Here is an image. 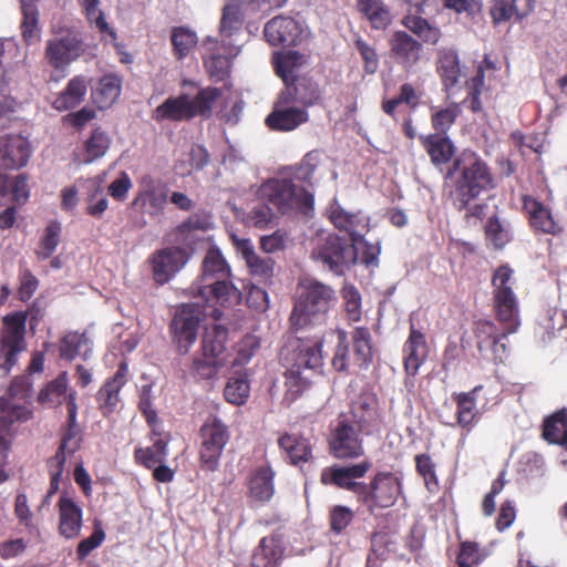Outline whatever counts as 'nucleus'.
<instances>
[{
    "label": "nucleus",
    "instance_id": "52",
    "mask_svg": "<svg viewBox=\"0 0 567 567\" xmlns=\"http://www.w3.org/2000/svg\"><path fill=\"white\" fill-rule=\"evenodd\" d=\"M167 455V443L158 439L151 447L136 449L135 458L147 468H153L157 463H162Z\"/></svg>",
    "mask_w": 567,
    "mask_h": 567
},
{
    "label": "nucleus",
    "instance_id": "60",
    "mask_svg": "<svg viewBox=\"0 0 567 567\" xmlns=\"http://www.w3.org/2000/svg\"><path fill=\"white\" fill-rule=\"evenodd\" d=\"M143 200L150 206L148 214L151 216H158L163 214L164 208L168 200V189L165 186H150L143 193Z\"/></svg>",
    "mask_w": 567,
    "mask_h": 567
},
{
    "label": "nucleus",
    "instance_id": "12",
    "mask_svg": "<svg viewBox=\"0 0 567 567\" xmlns=\"http://www.w3.org/2000/svg\"><path fill=\"white\" fill-rule=\"evenodd\" d=\"M292 93L286 86L275 106V110L266 117V124L275 131L288 132L297 128L309 120L305 107L290 106Z\"/></svg>",
    "mask_w": 567,
    "mask_h": 567
},
{
    "label": "nucleus",
    "instance_id": "11",
    "mask_svg": "<svg viewBox=\"0 0 567 567\" xmlns=\"http://www.w3.org/2000/svg\"><path fill=\"white\" fill-rule=\"evenodd\" d=\"M84 53L82 39L73 33L53 38L47 42L45 58L55 70L64 71L73 61Z\"/></svg>",
    "mask_w": 567,
    "mask_h": 567
},
{
    "label": "nucleus",
    "instance_id": "26",
    "mask_svg": "<svg viewBox=\"0 0 567 567\" xmlns=\"http://www.w3.org/2000/svg\"><path fill=\"white\" fill-rule=\"evenodd\" d=\"M122 78L115 73L103 75L92 90V100L99 109H107L118 99L122 90Z\"/></svg>",
    "mask_w": 567,
    "mask_h": 567
},
{
    "label": "nucleus",
    "instance_id": "38",
    "mask_svg": "<svg viewBox=\"0 0 567 567\" xmlns=\"http://www.w3.org/2000/svg\"><path fill=\"white\" fill-rule=\"evenodd\" d=\"M543 436L546 441L567 446V410L564 409L544 423Z\"/></svg>",
    "mask_w": 567,
    "mask_h": 567
},
{
    "label": "nucleus",
    "instance_id": "50",
    "mask_svg": "<svg viewBox=\"0 0 567 567\" xmlns=\"http://www.w3.org/2000/svg\"><path fill=\"white\" fill-rule=\"evenodd\" d=\"M172 44L177 59H184L197 43V35L185 27L174 28L171 34Z\"/></svg>",
    "mask_w": 567,
    "mask_h": 567
},
{
    "label": "nucleus",
    "instance_id": "48",
    "mask_svg": "<svg viewBox=\"0 0 567 567\" xmlns=\"http://www.w3.org/2000/svg\"><path fill=\"white\" fill-rule=\"evenodd\" d=\"M210 228H213L210 214H193L176 228V234L178 236V240L187 243L194 230L205 231Z\"/></svg>",
    "mask_w": 567,
    "mask_h": 567
},
{
    "label": "nucleus",
    "instance_id": "27",
    "mask_svg": "<svg viewBox=\"0 0 567 567\" xmlns=\"http://www.w3.org/2000/svg\"><path fill=\"white\" fill-rule=\"evenodd\" d=\"M227 329L220 324H214L210 329H206L202 340L203 355L221 359L227 364Z\"/></svg>",
    "mask_w": 567,
    "mask_h": 567
},
{
    "label": "nucleus",
    "instance_id": "49",
    "mask_svg": "<svg viewBox=\"0 0 567 567\" xmlns=\"http://www.w3.org/2000/svg\"><path fill=\"white\" fill-rule=\"evenodd\" d=\"M403 24L424 42L436 43L440 39V30L421 17L408 14L403 19Z\"/></svg>",
    "mask_w": 567,
    "mask_h": 567
},
{
    "label": "nucleus",
    "instance_id": "21",
    "mask_svg": "<svg viewBox=\"0 0 567 567\" xmlns=\"http://www.w3.org/2000/svg\"><path fill=\"white\" fill-rule=\"evenodd\" d=\"M329 446L336 458H348L354 455V429L346 416L340 415L337 420Z\"/></svg>",
    "mask_w": 567,
    "mask_h": 567
},
{
    "label": "nucleus",
    "instance_id": "16",
    "mask_svg": "<svg viewBox=\"0 0 567 567\" xmlns=\"http://www.w3.org/2000/svg\"><path fill=\"white\" fill-rule=\"evenodd\" d=\"M128 365L122 361L113 377L109 378L96 393V402L103 415L116 411L121 404L120 392L127 382Z\"/></svg>",
    "mask_w": 567,
    "mask_h": 567
},
{
    "label": "nucleus",
    "instance_id": "24",
    "mask_svg": "<svg viewBox=\"0 0 567 567\" xmlns=\"http://www.w3.org/2000/svg\"><path fill=\"white\" fill-rule=\"evenodd\" d=\"M524 208L529 216L532 227L545 234L556 235L561 230L550 210L534 198L524 199Z\"/></svg>",
    "mask_w": 567,
    "mask_h": 567
},
{
    "label": "nucleus",
    "instance_id": "54",
    "mask_svg": "<svg viewBox=\"0 0 567 567\" xmlns=\"http://www.w3.org/2000/svg\"><path fill=\"white\" fill-rule=\"evenodd\" d=\"M460 107L456 103H452L445 109L432 107L431 117L434 130L440 135L445 134L460 115Z\"/></svg>",
    "mask_w": 567,
    "mask_h": 567
},
{
    "label": "nucleus",
    "instance_id": "35",
    "mask_svg": "<svg viewBox=\"0 0 567 567\" xmlns=\"http://www.w3.org/2000/svg\"><path fill=\"white\" fill-rule=\"evenodd\" d=\"M104 175H97L85 181V190L87 195V214L100 218L107 209L109 200L104 194Z\"/></svg>",
    "mask_w": 567,
    "mask_h": 567
},
{
    "label": "nucleus",
    "instance_id": "51",
    "mask_svg": "<svg viewBox=\"0 0 567 567\" xmlns=\"http://www.w3.org/2000/svg\"><path fill=\"white\" fill-rule=\"evenodd\" d=\"M485 234L487 240L495 248H503L512 239L509 225L505 221H502L496 216H493L488 219L485 226Z\"/></svg>",
    "mask_w": 567,
    "mask_h": 567
},
{
    "label": "nucleus",
    "instance_id": "45",
    "mask_svg": "<svg viewBox=\"0 0 567 567\" xmlns=\"http://www.w3.org/2000/svg\"><path fill=\"white\" fill-rule=\"evenodd\" d=\"M360 409L362 410V415L357 420V425L361 432L370 433L380 423L375 395L368 394L362 396L360 400Z\"/></svg>",
    "mask_w": 567,
    "mask_h": 567
},
{
    "label": "nucleus",
    "instance_id": "20",
    "mask_svg": "<svg viewBox=\"0 0 567 567\" xmlns=\"http://www.w3.org/2000/svg\"><path fill=\"white\" fill-rule=\"evenodd\" d=\"M243 23L241 4L238 1H231L224 7L223 16L220 20V38L221 43L226 47H231L229 50L230 55L237 56L240 52V47L231 41V38L236 35Z\"/></svg>",
    "mask_w": 567,
    "mask_h": 567
},
{
    "label": "nucleus",
    "instance_id": "63",
    "mask_svg": "<svg viewBox=\"0 0 567 567\" xmlns=\"http://www.w3.org/2000/svg\"><path fill=\"white\" fill-rule=\"evenodd\" d=\"M105 539V532L100 522L94 523V530L91 536L82 539L76 548V556L80 560L85 559L94 549L100 547Z\"/></svg>",
    "mask_w": 567,
    "mask_h": 567
},
{
    "label": "nucleus",
    "instance_id": "7",
    "mask_svg": "<svg viewBox=\"0 0 567 567\" xmlns=\"http://www.w3.org/2000/svg\"><path fill=\"white\" fill-rule=\"evenodd\" d=\"M312 259L322 262L336 275H343L354 262V244L337 234L326 230L317 233L312 239Z\"/></svg>",
    "mask_w": 567,
    "mask_h": 567
},
{
    "label": "nucleus",
    "instance_id": "19",
    "mask_svg": "<svg viewBox=\"0 0 567 567\" xmlns=\"http://www.w3.org/2000/svg\"><path fill=\"white\" fill-rule=\"evenodd\" d=\"M275 472L269 465L256 467L248 481V498L252 504H266L275 493Z\"/></svg>",
    "mask_w": 567,
    "mask_h": 567
},
{
    "label": "nucleus",
    "instance_id": "37",
    "mask_svg": "<svg viewBox=\"0 0 567 567\" xmlns=\"http://www.w3.org/2000/svg\"><path fill=\"white\" fill-rule=\"evenodd\" d=\"M220 96L221 90L218 87L207 86L200 89L193 99L189 97V104L192 112L194 113V117H210L214 106Z\"/></svg>",
    "mask_w": 567,
    "mask_h": 567
},
{
    "label": "nucleus",
    "instance_id": "43",
    "mask_svg": "<svg viewBox=\"0 0 567 567\" xmlns=\"http://www.w3.org/2000/svg\"><path fill=\"white\" fill-rule=\"evenodd\" d=\"M424 144L434 164L449 162L454 152V147L450 138L440 134L427 136Z\"/></svg>",
    "mask_w": 567,
    "mask_h": 567
},
{
    "label": "nucleus",
    "instance_id": "25",
    "mask_svg": "<svg viewBox=\"0 0 567 567\" xmlns=\"http://www.w3.org/2000/svg\"><path fill=\"white\" fill-rule=\"evenodd\" d=\"M82 442V430L78 423V404L75 392H70L68 398V427L63 433L59 449L70 454L75 453Z\"/></svg>",
    "mask_w": 567,
    "mask_h": 567
},
{
    "label": "nucleus",
    "instance_id": "1",
    "mask_svg": "<svg viewBox=\"0 0 567 567\" xmlns=\"http://www.w3.org/2000/svg\"><path fill=\"white\" fill-rule=\"evenodd\" d=\"M229 277L230 267L221 251L216 247L210 248L203 260L199 279L190 287L196 301L183 303L171 324L181 354H186L196 341L199 322L205 317H221L215 305L234 307L241 301V292Z\"/></svg>",
    "mask_w": 567,
    "mask_h": 567
},
{
    "label": "nucleus",
    "instance_id": "18",
    "mask_svg": "<svg viewBox=\"0 0 567 567\" xmlns=\"http://www.w3.org/2000/svg\"><path fill=\"white\" fill-rule=\"evenodd\" d=\"M59 533L65 539H73L80 536L82 529V508L73 498L63 494L59 503Z\"/></svg>",
    "mask_w": 567,
    "mask_h": 567
},
{
    "label": "nucleus",
    "instance_id": "2",
    "mask_svg": "<svg viewBox=\"0 0 567 567\" xmlns=\"http://www.w3.org/2000/svg\"><path fill=\"white\" fill-rule=\"evenodd\" d=\"M322 339L290 336L280 351V362L286 368L285 379L292 396L301 394L313 374L322 365Z\"/></svg>",
    "mask_w": 567,
    "mask_h": 567
},
{
    "label": "nucleus",
    "instance_id": "5",
    "mask_svg": "<svg viewBox=\"0 0 567 567\" xmlns=\"http://www.w3.org/2000/svg\"><path fill=\"white\" fill-rule=\"evenodd\" d=\"M301 289L290 316L291 327L296 333L309 326L322 323L334 300L331 287L318 280H302Z\"/></svg>",
    "mask_w": 567,
    "mask_h": 567
},
{
    "label": "nucleus",
    "instance_id": "61",
    "mask_svg": "<svg viewBox=\"0 0 567 567\" xmlns=\"http://www.w3.org/2000/svg\"><path fill=\"white\" fill-rule=\"evenodd\" d=\"M225 399L235 405L245 403L249 395V384L244 378H230L224 390Z\"/></svg>",
    "mask_w": 567,
    "mask_h": 567
},
{
    "label": "nucleus",
    "instance_id": "34",
    "mask_svg": "<svg viewBox=\"0 0 567 567\" xmlns=\"http://www.w3.org/2000/svg\"><path fill=\"white\" fill-rule=\"evenodd\" d=\"M293 83L290 87L292 93V101L301 103L303 106H311L319 102L321 99V90L319 84L307 76H295L290 79Z\"/></svg>",
    "mask_w": 567,
    "mask_h": 567
},
{
    "label": "nucleus",
    "instance_id": "41",
    "mask_svg": "<svg viewBox=\"0 0 567 567\" xmlns=\"http://www.w3.org/2000/svg\"><path fill=\"white\" fill-rule=\"evenodd\" d=\"M392 51L405 63L412 64L419 60L421 44L403 31L393 34Z\"/></svg>",
    "mask_w": 567,
    "mask_h": 567
},
{
    "label": "nucleus",
    "instance_id": "9",
    "mask_svg": "<svg viewBox=\"0 0 567 567\" xmlns=\"http://www.w3.org/2000/svg\"><path fill=\"white\" fill-rule=\"evenodd\" d=\"M203 443L200 460L208 471H215L229 440L227 426L218 417H212L200 429Z\"/></svg>",
    "mask_w": 567,
    "mask_h": 567
},
{
    "label": "nucleus",
    "instance_id": "32",
    "mask_svg": "<svg viewBox=\"0 0 567 567\" xmlns=\"http://www.w3.org/2000/svg\"><path fill=\"white\" fill-rule=\"evenodd\" d=\"M31 412L21 406H13L8 416H0V465H4L11 446V425L16 421H27Z\"/></svg>",
    "mask_w": 567,
    "mask_h": 567
},
{
    "label": "nucleus",
    "instance_id": "57",
    "mask_svg": "<svg viewBox=\"0 0 567 567\" xmlns=\"http://www.w3.org/2000/svg\"><path fill=\"white\" fill-rule=\"evenodd\" d=\"M381 252L379 239H368L357 234V259L361 255V262L368 268H375L379 265V255Z\"/></svg>",
    "mask_w": 567,
    "mask_h": 567
},
{
    "label": "nucleus",
    "instance_id": "14",
    "mask_svg": "<svg viewBox=\"0 0 567 567\" xmlns=\"http://www.w3.org/2000/svg\"><path fill=\"white\" fill-rule=\"evenodd\" d=\"M189 252L181 247H167L153 254L151 262L154 280L168 282L189 260Z\"/></svg>",
    "mask_w": 567,
    "mask_h": 567
},
{
    "label": "nucleus",
    "instance_id": "53",
    "mask_svg": "<svg viewBox=\"0 0 567 567\" xmlns=\"http://www.w3.org/2000/svg\"><path fill=\"white\" fill-rule=\"evenodd\" d=\"M362 13L374 29H383L390 21L389 12L379 0H360Z\"/></svg>",
    "mask_w": 567,
    "mask_h": 567
},
{
    "label": "nucleus",
    "instance_id": "39",
    "mask_svg": "<svg viewBox=\"0 0 567 567\" xmlns=\"http://www.w3.org/2000/svg\"><path fill=\"white\" fill-rule=\"evenodd\" d=\"M89 23L94 25L101 33L102 39L109 37L112 41L116 39V33L110 28L105 20L104 12L99 8L100 0H79Z\"/></svg>",
    "mask_w": 567,
    "mask_h": 567
},
{
    "label": "nucleus",
    "instance_id": "13",
    "mask_svg": "<svg viewBox=\"0 0 567 567\" xmlns=\"http://www.w3.org/2000/svg\"><path fill=\"white\" fill-rule=\"evenodd\" d=\"M231 241L237 254L244 258L252 278L262 285L270 284L275 274L274 259L271 257H259L248 238H240L233 234Z\"/></svg>",
    "mask_w": 567,
    "mask_h": 567
},
{
    "label": "nucleus",
    "instance_id": "10",
    "mask_svg": "<svg viewBox=\"0 0 567 567\" xmlns=\"http://www.w3.org/2000/svg\"><path fill=\"white\" fill-rule=\"evenodd\" d=\"M400 489V481L392 474H379L369 486L357 483V496L370 507L392 506Z\"/></svg>",
    "mask_w": 567,
    "mask_h": 567
},
{
    "label": "nucleus",
    "instance_id": "46",
    "mask_svg": "<svg viewBox=\"0 0 567 567\" xmlns=\"http://www.w3.org/2000/svg\"><path fill=\"white\" fill-rule=\"evenodd\" d=\"M221 47L224 50V54L219 52L212 53L210 56L205 59V68L209 73L210 78L215 81H223L229 75L230 59L234 58L229 53L231 47H225L223 43Z\"/></svg>",
    "mask_w": 567,
    "mask_h": 567
},
{
    "label": "nucleus",
    "instance_id": "64",
    "mask_svg": "<svg viewBox=\"0 0 567 567\" xmlns=\"http://www.w3.org/2000/svg\"><path fill=\"white\" fill-rule=\"evenodd\" d=\"M416 470L423 477L426 488L434 492L439 487V482L435 474V465L431 457L426 454L416 455Z\"/></svg>",
    "mask_w": 567,
    "mask_h": 567
},
{
    "label": "nucleus",
    "instance_id": "58",
    "mask_svg": "<svg viewBox=\"0 0 567 567\" xmlns=\"http://www.w3.org/2000/svg\"><path fill=\"white\" fill-rule=\"evenodd\" d=\"M277 214L267 202L260 200L249 212L247 221L258 229H266L274 224Z\"/></svg>",
    "mask_w": 567,
    "mask_h": 567
},
{
    "label": "nucleus",
    "instance_id": "33",
    "mask_svg": "<svg viewBox=\"0 0 567 567\" xmlns=\"http://www.w3.org/2000/svg\"><path fill=\"white\" fill-rule=\"evenodd\" d=\"M323 485H333L338 488L354 491V464L342 466L333 464L324 467L320 474Z\"/></svg>",
    "mask_w": 567,
    "mask_h": 567
},
{
    "label": "nucleus",
    "instance_id": "28",
    "mask_svg": "<svg viewBox=\"0 0 567 567\" xmlns=\"http://www.w3.org/2000/svg\"><path fill=\"white\" fill-rule=\"evenodd\" d=\"M92 353V341L86 332H68L61 340L60 357L68 361L76 357L87 360Z\"/></svg>",
    "mask_w": 567,
    "mask_h": 567
},
{
    "label": "nucleus",
    "instance_id": "40",
    "mask_svg": "<svg viewBox=\"0 0 567 567\" xmlns=\"http://www.w3.org/2000/svg\"><path fill=\"white\" fill-rule=\"evenodd\" d=\"M30 388L31 385L27 377L14 378L8 389L9 398L0 396V416H8L9 412H12L13 406H20V404L16 403V400L28 398ZM24 409L27 408L24 406Z\"/></svg>",
    "mask_w": 567,
    "mask_h": 567
},
{
    "label": "nucleus",
    "instance_id": "56",
    "mask_svg": "<svg viewBox=\"0 0 567 567\" xmlns=\"http://www.w3.org/2000/svg\"><path fill=\"white\" fill-rule=\"evenodd\" d=\"M305 62V55L297 51H288L282 56L276 59L275 69L276 73L284 80L286 84L297 76L295 69Z\"/></svg>",
    "mask_w": 567,
    "mask_h": 567
},
{
    "label": "nucleus",
    "instance_id": "15",
    "mask_svg": "<svg viewBox=\"0 0 567 567\" xmlns=\"http://www.w3.org/2000/svg\"><path fill=\"white\" fill-rule=\"evenodd\" d=\"M264 35L272 47L296 45L301 35V25L291 17L278 16L266 23Z\"/></svg>",
    "mask_w": 567,
    "mask_h": 567
},
{
    "label": "nucleus",
    "instance_id": "47",
    "mask_svg": "<svg viewBox=\"0 0 567 567\" xmlns=\"http://www.w3.org/2000/svg\"><path fill=\"white\" fill-rule=\"evenodd\" d=\"M111 140L101 128H95L85 142L84 163L90 164L104 156L110 147Z\"/></svg>",
    "mask_w": 567,
    "mask_h": 567
},
{
    "label": "nucleus",
    "instance_id": "4",
    "mask_svg": "<svg viewBox=\"0 0 567 567\" xmlns=\"http://www.w3.org/2000/svg\"><path fill=\"white\" fill-rule=\"evenodd\" d=\"M454 172L457 177L452 198L458 210L466 208L482 192L495 187L488 166L473 152L462 153L454 162Z\"/></svg>",
    "mask_w": 567,
    "mask_h": 567
},
{
    "label": "nucleus",
    "instance_id": "29",
    "mask_svg": "<svg viewBox=\"0 0 567 567\" xmlns=\"http://www.w3.org/2000/svg\"><path fill=\"white\" fill-rule=\"evenodd\" d=\"M403 351L405 371L411 375L416 374L421 363L426 355V343L424 336L413 327L411 329L409 339L404 344Z\"/></svg>",
    "mask_w": 567,
    "mask_h": 567
},
{
    "label": "nucleus",
    "instance_id": "31",
    "mask_svg": "<svg viewBox=\"0 0 567 567\" xmlns=\"http://www.w3.org/2000/svg\"><path fill=\"white\" fill-rule=\"evenodd\" d=\"M86 91V78L83 75L74 76L54 100L53 107L58 111L74 109L84 100Z\"/></svg>",
    "mask_w": 567,
    "mask_h": 567
},
{
    "label": "nucleus",
    "instance_id": "30",
    "mask_svg": "<svg viewBox=\"0 0 567 567\" xmlns=\"http://www.w3.org/2000/svg\"><path fill=\"white\" fill-rule=\"evenodd\" d=\"M284 548L276 537H264L251 557V567H278Z\"/></svg>",
    "mask_w": 567,
    "mask_h": 567
},
{
    "label": "nucleus",
    "instance_id": "62",
    "mask_svg": "<svg viewBox=\"0 0 567 567\" xmlns=\"http://www.w3.org/2000/svg\"><path fill=\"white\" fill-rule=\"evenodd\" d=\"M21 9L23 14V21L21 24L22 34L25 41L30 42L35 38L38 27V10L33 3V0H22Z\"/></svg>",
    "mask_w": 567,
    "mask_h": 567
},
{
    "label": "nucleus",
    "instance_id": "59",
    "mask_svg": "<svg viewBox=\"0 0 567 567\" xmlns=\"http://www.w3.org/2000/svg\"><path fill=\"white\" fill-rule=\"evenodd\" d=\"M226 363L221 359H214L212 357H196L193 360L192 373L202 380H209L217 375L218 371L225 367Z\"/></svg>",
    "mask_w": 567,
    "mask_h": 567
},
{
    "label": "nucleus",
    "instance_id": "6",
    "mask_svg": "<svg viewBox=\"0 0 567 567\" xmlns=\"http://www.w3.org/2000/svg\"><path fill=\"white\" fill-rule=\"evenodd\" d=\"M258 198L267 202L281 215L293 210L308 214L313 208L312 194L287 178H274L264 183L259 187Z\"/></svg>",
    "mask_w": 567,
    "mask_h": 567
},
{
    "label": "nucleus",
    "instance_id": "42",
    "mask_svg": "<svg viewBox=\"0 0 567 567\" xmlns=\"http://www.w3.org/2000/svg\"><path fill=\"white\" fill-rule=\"evenodd\" d=\"M68 373H60L52 382H50L39 393V401L42 404L59 405L63 400H68Z\"/></svg>",
    "mask_w": 567,
    "mask_h": 567
},
{
    "label": "nucleus",
    "instance_id": "8",
    "mask_svg": "<svg viewBox=\"0 0 567 567\" xmlns=\"http://www.w3.org/2000/svg\"><path fill=\"white\" fill-rule=\"evenodd\" d=\"M27 313L16 311L2 318L0 330V369L9 374L17 364L19 355L27 350Z\"/></svg>",
    "mask_w": 567,
    "mask_h": 567
},
{
    "label": "nucleus",
    "instance_id": "36",
    "mask_svg": "<svg viewBox=\"0 0 567 567\" xmlns=\"http://www.w3.org/2000/svg\"><path fill=\"white\" fill-rule=\"evenodd\" d=\"M278 444L293 465L307 462L311 456L310 444L305 437L286 433L278 439Z\"/></svg>",
    "mask_w": 567,
    "mask_h": 567
},
{
    "label": "nucleus",
    "instance_id": "44",
    "mask_svg": "<svg viewBox=\"0 0 567 567\" xmlns=\"http://www.w3.org/2000/svg\"><path fill=\"white\" fill-rule=\"evenodd\" d=\"M328 216L331 223L341 233L342 238L354 244V217L351 213L344 210L337 202L332 203L328 209Z\"/></svg>",
    "mask_w": 567,
    "mask_h": 567
},
{
    "label": "nucleus",
    "instance_id": "23",
    "mask_svg": "<svg viewBox=\"0 0 567 567\" xmlns=\"http://www.w3.org/2000/svg\"><path fill=\"white\" fill-rule=\"evenodd\" d=\"M152 117L156 122H183L194 118V113L189 104V95L181 94L166 99L154 110Z\"/></svg>",
    "mask_w": 567,
    "mask_h": 567
},
{
    "label": "nucleus",
    "instance_id": "22",
    "mask_svg": "<svg viewBox=\"0 0 567 567\" xmlns=\"http://www.w3.org/2000/svg\"><path fill=\"white\" fill-rule=\"evenodd\" d=\"M437 71L447 92H452L463 82L464 74L460 65L458 54L452 48L440 49Z\"/></svg>",
    "mask_w": 567,
    "mask_h": 567
},
{
    "label": "nucleus",
    "instance_id": "55",
    "mask_svg": "<svg viewBox=\"0 0 567 567\" xmlns=\"http://www.w3.org/2000/svg\"><path fill=\"white\" fill-rule=\"evenodd\" d=\"M60 234L61 225L58 221H51L45 227L39 249L35 251L39 259L45 260L53 255L60 243Z\"/></svg>",
    "mask_w": 567,
    "mask_h": 567
},
{
    "label": "nucleus",
    "instance_id": "3",
    "mask_svg": "<svg viewBox=\"0 0 567 567\" xmlns=\"http://www.w3.org/2000/svg\"><path fill=\"white\" fill-rule=\"evenodd\" d=\"M513 272L508 266H501L495 270L492 281L495 310L498 321L504 326V332L477 343L481 352L491 351L494 359L499 361H504L507 357V346L504 340L507 334L515 333L520 324L518 302L513 291L515 282Z\"/></svg>",
    "mask_w": 567,
    "mask_h": 567
},
{
    "label": "nucleus",
    "instance_id": "17",
    "mask_svg": "<svg viewBox=\"0 0 567 567\" xmlns=\"http://www.w3.org/2000/svg\"><path fill=\"white\" fill-rule=\"evenodd\" d=\"M31 155L30 143L20 135L0 137V159L7 169H17L27 165Z\"/></svg>",
    "mask_w": 567,
    "mask_h": 567
}]
</instances>
